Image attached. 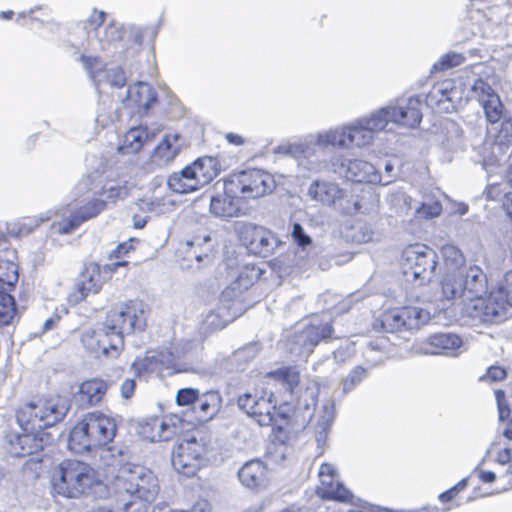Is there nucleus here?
<instances>
[{
	"mask_svg": "<svg viewBox=\"0 0 512 512\" xmlns=\"http://www.w3.org/2000/svg\"><path fill=\"white\" fill-rule=\"evenodd\" d=\"M70 409L69 400L62 396H51L31 400L16 409V421L22 434L12 435L9 451L15 457H25L43 450L53 438L45 429L61 422Z\"/></svg>",
	"mask_w": 512,
	"mask_h": 512,
	"instance_id": "f257e3e1",
	"label": "nucleus"
},
{
	"mask_svg": "<svg viewBox=\"0 0 512 512\" xmlns=\"http://www.w3.org/2000/svg\"><path fill=\"white\" fill-rule=\"evenodd\" d=\"M421 103V96L414 95L408 98L405 105L388 104L348 123L351 146L370 145L377 133L388 130L389 124L407 128L419 126L422 121Z\"/></svg>",
	"mask_w": 512,
	"mask_h": 512,
	"instance_id": "f03ea898",
	"label": "nucleus"
},
{
	"mask_svg": "<svg viewBox=\"0 0 512 512\" xmlns=\"http://www.w3.org/2000/svg\"><path fill=\"white\" fill-rule=\"evenodd\" d=\"M351 141L347 124L311 134L302 141L282 144L275 148V154L293 158L303 175L327 170L331 164L326 158L329 148L347 149Z\"/></svg>",
	"mask_w": 512,
	"mask_h": 512,
	"instance_id": "7ed1b4c3",
	"label": "nucleus"
},
{
	"mask_svg": "<svg viewBox=\"0 0 512 512\" xmlns=\"http://www.w3.org/2000/svg\"><path fill=\"white\" fill-rule=\"evenodd\" d=\"M117 432L115 418L101 412H89L71 429L68 448L78 454L90 452L94 448L107 446L106 452L117 461L122 460V446L109 445Z\"/></svg>",
	"mask_w": 512,
	"mask_h": 512,
	"instance_id": "20e7f679",
	"label": "nucleus"
},
{
	"mask_svg": "<svg viewBox=\"0 0 512 512\" xmlns=\"http://www.w3.org/2000/svg\"><path fill=\"white\" fill-rule=\"evenodd\" d=\"M146 327L145 304L130 300L112 308L100 327L101 356L115 357L124 344V335L143 331Z\"/></svg>",
	"mask_w": 512,
	"mask_h": 512,
	"instance_id": "39448f33",
	"label": "nucleus"
},
{
	"mask_svg": "<svg viewBox=\"0 0 512 512\" xmlns=\"http://www.w3.org/2000/svg\"><path fill=\"white\" fill-rule=\"evenodd\" d=\"M117 499H122L124 512H145L159 491L158 480L153 472L141 465L122 466L114 481Z\"/></svg>",
	"mask_w": 512,
	"mask_h": 512,
	"instance_id": "423d86ee",
	"label": "nucleus"
},
{
	"mask_svg": "<svg viewBox=\"0 0 512 512\" xmlns=\"http://www.w3.org/2000/svg\"><path fill=\"white\" fill-rule=\"evenodd\" d=\"M441 288L447 300L465 298L469 302L486 295L489 288L488 276L479 265L464 264L443 278Z\"/></svg>",
	"mask_w": 512,
	"mask_h": 512,
	"instance_id": "0eeeda50",
	"label": "nucleus"
},
{
	"mask_svg": "<svg viewBox=\"0 0 512 512\" xmlns=\"http://www.w3.org/2000/svg\"><path fill=\"white\" fill-rule=\"evenodd\" d=\"M95 482L92 467L78 460H64L53 476L52 492L65 498H78L86 494Z\"/></svg>",
	"mask_w": 512,
	"mask_h": 512,
	"instance_id": "6e6552de",
	"label": "nucleus"
},
{
	"mask_svg": "<svg viewBox=\"0 0 512 512\" xmlns=\"http://www.w3.org/2000/svg\"><path fill=\"white\" fill-rule=\"evenodd\" d=\"M437 265L436 251L425 244L410 245L403 250V274L407 280H412L415 286L430 283L436 275Z\"/></svg>",
	"mask_w": 512,
	"mask_h": 512,
	"instance_id": "1a4fd4ad",
	"label": "nucleus"
},
{
	"mask_svg": "<svg viewBox=\"0 0 512 512\" xmlns=\"http://www.w3.org/2000/svg\"><path fill=\"white\" fill-rule=\"evenodd\" d=\"M463 313L484 324H501L512 316V306L494 288L487 297L479 296L465 303Z\"/></svg>",
	"mask_w": 512,
	"mask_h": 512,
	"instance_id": "9d476101",
	"label": "nucleus"
},
{
	"mask_svg": "<svg viewBox=\"0 0 512 512\" xmlns=\"http://www.w3.org/2000/svg\"><path fill=\"white\" fill-rule=\"evenodd\" d=\"M308 195L313 201L334 207L335 210L345 215L361 212L358 197L348 193L335 182L315 180L308 188Z\"/></svg>",
	"mask_w": 512,
	"mask_h": 512,
	"instance_id": "9b49d317",
	"label": "nucleus"
},
{
	"mask_svg": "<svg viewBox=\"0 0 512 512\" xmlns=\"http://www.w3.org/2000/svg\"><path fill=\"white\" fill-rule=\"evenodd\" d=\"M430 319V313L416 306H404L386 311L373 323L376 332L395 333L418 329Z\"/></svg>",
	"mask_w": 512,
	"mask_h": 512,
	"instance_id": "f8f14e48",
	"label": "nucleus"
},
{
	"mask_svg": "<svg viewBox=\"0 0 512 512\" xmlns=\"http://www.w3.org/2000/svg\"><path fill=\"white\" fill-rule=\"evenodd\" d=\"M238 408L259 426H271L275 420L276 397L272 391L254 389L238 395Z\"/></svg>",
	"mask_w": 512,
	"mask_h": 512,
	"instance_id": "ddd939ff",
	"label": "nucleus"
},
{
	"mask_svg": "<svg viewBox=\"0 0 512 512\" xmlns=\"http://www.w3.org/2000/svg\"><path fill=\"white\" fill-rule=\"evenodd\" d=\"M242 198L256 199L270 194L275 188L273 175L262 169H247L229 176Z\"/></svg>",
	"mask_w": 512,
	"mask_h": 512,
	"instance_id": "4468645a",
	"label": "nucleus"
},
{
	"mask_svg": "<svg viewBox=\"0 0 512 512\" xmlns=\"http://www.w3.org/2000/svg\"><path fill=\"white\" fill-rule=\"evenodd\" d=\"M206 453L205 444L195 437L182 440L172 451L171 463L175 471L192 477L200 469Z\"/></svg>",
	"mask_w": 512,
	"mask_h": 512,
	"instance_id": "2eb2a0df",
	"label": "nucleus"
},
{
	"mask_svg": "<svg viewBox=\"0 0 512 512\" xmlns=\"http://www.w3.org/2000/svg\"><path fill=\"white\" fill-rule=\"evenodd\" d=\"M331 169L349 181L376 184L382 182V175L375 166L361 159H348L342 155H333L330 159Z\"/></svg>",
	"mask_w": 512,
	"mask_h": 512,
	"instance_id": "dca6fc26",
	"label": "nucleus"
},
{
	"mask_svg": "<svg viewBox=\"0 0 512 512\" xmlns=\"http://www.w3.org/2000/svg\"><path fill=\"white\" fill-rule=\"evenodd\" d=\"M79 60L96 87L102 84H109L116 89L126 86L127 78L121 66H109L100 57L85 54H82Z\"/></svg>",
	"mask_w": 512,
	"mask_h": 512,
	"instance_id": "f3484780",
	"label": "nucleus"
},
{
	"mask_svg": "<svg viewBox=\"0 0 512 512\" xmlns=\"http://www.w3.org/2000/svg\"><path fill=\"white\" fill-rule=\"evenodd\" d=\"M240 240L251 254L263 258L272 255L280 243L275 233L251 223L242 226Z\"/></svg>",
	"mask_w": 512,
	"mask_h": 512,
	"instance_id": "a211bd4d",
	"label": "nucleus"
},
{
	"mask_svg": "<svg viewBox=\"0 0 512 512\" xmlns=\"http://www.w3.org/2000/svg\"><path fill=\"white\" fill-rule=\"evenodd\" d=\"M461 100V91L451 79L433 85L424 98L427 107L440 113L456 111Z\"/></svg>",
	"mask_w": 512,
	"mask_h": 512,
	"instance_id": "6ab92c4d",
	"label": "nucleus"
},
{
	"mask_svg": "<svg viewBox=\"0 0 512 512\" xmlns=\"http://www.w3.org/2000/svg\"><path fill=\"white\" fill-rule=\"evenodd\" d=\"M124 27L116 21L110 22L101 29H96L93 36L89 33L90 45L94 49L111 52L112 57L124 58Z\"/></svg>",
	"mask_w": 512,
	"mask_h": 512,
	"instance_id": "aec40b11",
	"label": "nucleus"
},
{
	"mask_svg": "<svg viewBox=\"0 0 512 512\" xmlns=\"http://www.w3.org/2000/svg\"><path fill=\"white\" fill-rule=\"evenodd\" d=\"M471 92L477 97L482 106L487 120L495 124L500 121L503 105L499 95L482 78H478L471 86Z\"/></svg>",
	"mask_w": 512,
	"mask_h": 512,
	"instance_id": "412c9836",
	"label": "nucleus"
},
{
	"mask_svg": "<svg viewBox=\"0 0 512 512\" xmlns=\"http://www.w3.org/2000/svg\"><path fill=\"white\" fill-rule=\"evenodd\" d=\"M238 195L237 188L227 179L224 182V192L211 197L210 212L220 218L238 217L241 212Z\"/></svg>",
	"mask_w": 512,
	"mask_h": 512,
	"instance_id": "4be33fe9",
	"label": "nucleus"
},
{
	"mask_svg": "<svg viewBox=\"0 0 512 512\" xmlns=\"http://www.w3.org/2000/svg\"><path fill=\"white\" fill-rule=\"evenodd\" d=\"M435 141L448 154L445 156L448 161L452 160V154L462 151L466 147L461 126L457 122L448 119L441 123L435 135Z\"/></svg>",
	"mask_w": 512,
	"mask_h": 512,
	"instance_id": "5701e85b",
	"label": "nucleus"
},
{
	"mask_svg": "<svg viewBox=\"0 0 512 512\" xmlns=\"http://www.w3.org/2000/svg\"><path fill=\"white\" fill-rule=\"evenodd\" d=\"M101 288L100 267L96 263H89L79 275L69 300L77 304L85 300L90 293L97 294Z\"/></svg>",
	"mask_w": 512,
	"mask_h": 512,
	"instance_id": "b1692460",
	"label": "nucleus"
},
{
	"mask_svg": "<svg viewBox=\"0 0 512 512\" xmlns=\"http://www.w3.org/2000/svg\"><path fill=\"white\" fill-rule=\"evenodd\" d=\"M333 332V326L328 322L310 324L295 335L294 343L300 346L301 353L309 355L320 342L331 339Z\"/></svg>",
	"mask_w": 512,
	"mask_h": 512,
	"instance_id": "393cba45",
	"label": "nucleus"
},
{
	"mask_svg": "<svg viewBox=\"0 0 512 512\" xmlns=\"http://www.w3.org/2000/svg\"><path fill=\"white\" fill-rule=\"evenodd\" d=\"M162 368L173 369L175 372L182 371L176 368L174 356L169 351L148 352L145 357H138L131 364V369L137 376L157 372Z\"/></svg>",
	"mask_w": 512,
	"mask_h": 512,
	"instance_id": "a878e982",
	"label": "nucleus"
},
{
	"mask_svg": "<svg viewBox=\"0 0 512 512\" xmlns=\"http://www.w3.org/2000/svg\"><path fill=\"white\" fill-rule=\"evenodd\" d=\"M237 475L240 483L253 491L263 490L268 483V467L260 459L246 461Z\"/></svg>",
	"mask_w": 512,
	"mask_h": 512,
	"instance_id": "bb28decb",
	"label": "nucleus"
},
{
	"mask_svg": "<svg viewBox=\"0 0 512 512\" xmlns=\"http://www.w3.org/2000/svg\"><path fill=\"white\" fill-rule=\"evenodd\" d=\"M222 396L217 390L200 393L193 412L200 422H208L215 418L222 408Z\"/></svg>",
	"mask_w": 512,
	"mask_h": 512,
	"instance_id": "cd10ccee",
	"label": "nucleus"
},
{
	"mask_svg": "<svg viewBox=\"0 0 512 512\" xmlns=\"http://www.w3.org/2000/svg\"><path fill=\"white\" fill-rule=\"evenodd\" d=\"M107 389L106 381L99 378L89 379L81 383L75 399L81 406H93L102 400Z\"/></svg>",
	"mask_w": 512,
	"mask_h": 512,
	"instance_id": "c85d7f7f",
	"label": "nucleus"
},
{
	"mask_svg": "<svg viewBox=\"0 0 512 512\" xmlns=\"http://www.w3.org/2000/svg\"><path fill=\"white\" fill-rule=\"evenodd\" d=\"M153 137L154 133L150 132L145 126L139 125L132 127L125 133L118 150L122 154L138 153L147 142H150L153 139Z\"/></svg>",
	"mask_w": 512,
	"mask_h": 512,
	"instance_id": "c756f323",
	"label": "nucleus"
},
{
	"mask_svg": "<svg viewBox=\"0 0 512 512\" xmlns=\"http://www.w3.org/2000/svg\"><path fill=\"white\" fill-rule=\"evenodd\" d=\"M188 167L195 172V178L200 188L211 183L220 172V163L217 158L211 156L199 157Z\"/></svg>",
	"mask_w": 512,
	"mask_h": 512,
	"instance_id": "7c9ffc66",
	"label": "nucleus"
},
{
	"mask_svg": "<svg viewBox=\"0 0 512 512\" xmlns=\"http://www.w3.org/2000/svg\"><path fill=\"white\" fill-rule=\"evenodd\" d=\"M167 185L177 194H188L201 189L195 178V172L188 165L179 172H173L167 179Z\"/></svg>",
	"mask_w": 512,
	"mask_h": 512,
	"instance_id": "2f4dec72",
	"label": "nucleus"
},
{
	"mask_svg": "<svg viewBox=\"0 0 512 512\" xmlns=\"http://www.w3.org/2000/svg\"><path fill=\"white\" fill-rule=\"evenodd\" d=\"M428 343L435 349L432 354L456 356L463 345V340L458 334L445 332L429 336Z\"/></svg>",
	"mask_w": 512,
	"mask_h": 512,
	"instance_id": "473e14b6",
	"label": "nucleus"
},
{
	"mask_svg": "<svg viewBox=\"0 0 512 512\" xmlns=\"http://www.w3.org/2000/svg\"><path fill=\"white\" fill-rule=\"evenodd\" d=\"M126 100L136 106L143 107L147 111L156 103L157 94L149 84L137 82L135 85L127 88L122 102Z\"/></svg>",
	"mask_w": 512,
	"mask_h": 512,
	"instance_id": "72a5a7b5",
	"label": "nucleus"
},
{
	"mask_svg": "<svg viewBox=\"0 0 512 512\" xmlns=\"http://www.w3.org/2000/svg\"><path fill=\"white\" fill-rule=\"evenodd\" d=\"M335 419V404L333 400H326L323 402L319 414L317 417V422L315 425V438L319 447L325 445L328 434L331 430V427L334 423Z\"/></svg>",
	"mask_w": 512,
	"mask_h": 512,
	"instance_id": "f704fd0d",
	"label": "nucleus"
},
{
	"mask_svg": "<svg viewBox=\"0 0 512 512\" xmlns=\"http://www.w3.org/2000/svg\"><path fill=\"white\" fill-rule=\"evenodd\" d=\"M178 139V134L165 135L151 154L152 162L158 166H163L173 161L179 153Z\"/></svg>",
	"mask_w": 512,
	"mask_h": 512,
	"instance_id": "c9c22d12",
	"label": "nucleus"
},
{
	"mask_svg": "<svg viewBox=\"0 0 512 512\" xmlns=\"http://www.w3.org/2000/svg\"><path fill=\"white\" fill-rule=\"evenodd\" d=\"M81 224L82 221H80L75 211L70 209L63 212L59 220L53 221L51 229L54 233L66 235L75 231Z\"/></svg>",
	"mask_w": 512,
	"mask_h": 512,
	"instance_id": "e433bc0d",
	"label": "nucleus"
},
{
	"mask_svg": "<svg viewBox=\"0 0 512 512\" xmlns=\"http://www.w3.org/2000/svg\"><path fill=\"white\" fill-rule=\"evenodd\" d=\"M106 208V201L100 198H90L81 205L73 208L82 223L96 217Z\"/></svg>",
	"mask_w": 512,
	"mask_h": 512,
	"instance_id": "4c0bfd02",
	"label": "nucleus"
},
{
	"mask_svg": "<svg viewBox=\"0 0 512 512\" xmlns=\"http://www.w3.org/2000/svg\"><path fill=\"white\" fill-rule=\"evenodd\" d=\"M270 376L275 378L290 393H293L300 382V374L294 367L279 368L270 372Z\"/></svg>",
	"mask_w": 512,
	"mask_h": 512,
	"instance_id": "58836bf2",
	"label": "nucleus"
},
{
	"mask_svg": "<svg viewBox=\"0 0 512 512\" xmlns=\"http://www.w3.org/2000/svg\"><path fill=\"white\" fill-rule=\"evenodd\" d=\"M262 275V270L254 264H244L239 268V272L235 281L238 289H248Z\"/></svg>",
	"mask_w": 512,
	"mask_h": 512,
	"instance_id": "ea45409f",
	"label": "nucleus"
},
{
	"mask_svg": "<svg viewBox=\"0 0 512 512\" xmlns=\"http://www.w3.org/2000/svg\"><path fill=\"white\" fill-rule=\"evenodd\" d=\"M17 315V304L14 297L0 291V327L10 325Z\"/></svg>",
	"mask_w": 512,
	"mask_h": 512,
	"instance_id": "a19ab883",
	"label": "nucleus"
},
{
	"mask_svg": "<svg viewBox=\"0 0 512 512\" xmlns=\"http://www.w3.org/2000/svg\"><path fill=\"white\" fill-rule=\"evenodd\" d=\"M322 484L326 486L322 494L325 499L345 502L352 498L351 491L339 481L330 480L327 482L326 480H322Z\"/></svg>",
	"mask_w": 512,
	"mask_h": 512,
	"instance_id": "79ce46f5",
	"label": "nucleus"
},
{
	"mask_svg": "<svg viewBox=\"0 0 512 512\" xmlns=\"http://www.w3.org/2000/svg\"><path fill=\"white\" fill-rule=\"evenodd\" d=\"M369 375L367 368L355 366L342 380V394L347 395L354 391Z\"/></svg>",
	"mask_w": 512,
	"mask_h": 512,
	"instance_id": "37998d69",
	"label": "nucleus"
},
{
	"mask_svg": "<svg viewBox=\"0 0 512 512\" xmlns=\"http://www.w3.org/2000/svg\"><path fill=\"white\" fill-rule=\"evenodd\" d=\"M375 231L371 224L364 221H355L350 229L347 237L355 243H367L373 240Z\"/></svg>",
	"mask_w": 512,
	"mask_h": 512,
	"instance_id": "c03bdc74",
	"label": "nucleus"
},
{
	"mask_svg": "<svg viewBox=\"0 0 512 512\" xmlns=\"http://www.w3.org/2000/svg\"><path fill=\"white\" fill-rule=\"evenodd\" d=\"M200 390L193 387H183L177 390L175 396V402L181 407L194 408L197 399L200 395Z\"/></svg>",
	"mask_w": 512,
	"mask_h": 512,
	"instance_id": "a18cd8bd",
	"label": "nucleus"
},
{
	"mask_svg": "<svg viewBox=\"0 0 512 512\" xmlns=\"http://www.w3.org/2000/svg\"><path fill=\"white\" fill-rule=\"evenodd\" d=\"M465 59V56L461 53L448 52L433 64V69L436 71L451 69L463 64Z\"/></svg>",
	"mask_w": 512,
	"mask_h": 512,
	"instance_id": "49530a36",
	"label": "nucleus"
},
{
	"mask_svg": "<svg viewBox=\"0 0 512 512\" xmlns=\"http://www.w3.org/2000/svg\"><path fill=\"white\" fill-rule=\"evenodd\" d=\"M17 280V265L14 262L0 259V283L13 286Z\"/></svg>",
	"mask_w": 512,
	"mask_h": 512,
	"instance_id": "de8ad7c7",
	"label": "nucleus"
},
{
	"mask_svg": "<svg viewBox=\"0 0 512 512\" xmlns=\"http://www.w3.org/2000/svg\"><path fill=\"white\" fill-rule=\"evenodd\" d=\"M100 333V327L93 330L90 333H85L82 338L81 342L85 349L89 351L91 354H94L95 357L99 358L101 356V336Z\"/></svg>",
	"mask_w": 512,
	"mask_h": 512,
	"instance_id": "09e8293b",
	"label": "nucleus"
},
{
	"mask_svg": "<svg viewBox=\"0 0 512 512\" xmlns=\"http://www.w3.org/2000/svg\"><path fill=\"white\" fill-rule=\"evenodd\" d=\"M442 212V204L439 200L429 199L421 203L417 213L427 219L439 216Z\"/></svg>",
	"mask_w": 512,
	"mask_h": 512,
	"instance_id": "8fccbe9b",
	"label": "nucleus"
},
{
	"mask_svg": "<svg viewBox=\"0 0 512 512\" xmlns=\"http://www.w3.org/2000/svg\"><path fill=\"white\" fill-rule=\"evenodd\" d=\"M38 10H41L44 12V15H49L51 13V10L50 8L47 6V5H41V6H35L33 8H30L29 10L27 11H21L17 14V18H16V22L21 24V20L26 18V17H29L31 21H39L41 24H44L45 21L43 20H39L38 17L34 16L33 14L38 11ZM46 24H50L52 26H57L56 23H54L53 21L51 20H47L46 21Z\"/></svg>",
	"mask_w": 512,
	"mask_h": 512,
	"instance_id": "3c124183",
	"label": "nucleus"
},
{
	"mask_svg": "<svg viewBox=\"0 0 512 512\" xmlns=\"http://www.w3.org/2000/svg\"><path fill=\"white\" fill-rule=\"evenodd\" d=\"M495 398L497 403L498 419L500 422H504L509 418L511 413L504 390H495Z\"/></svg>",
	"mask_w": 512,
	"mask_h": 512,
	"instance_id": "603ef678",
	"label": "nucleus"
},
{
	"mask_svg": "<svg viewBox=\"0 0 512 512\" xmlns=\"http://www.w3.org/2000/svg\"><path fill=\"white\" fill-rule=\"evenodd\" d=\"M291 236L293 241L301 248H306L312 243L311 237L304 231L299 223H293Z\"/></svg>",
	"mask_w": 512,
	"mask_h": 512,
	"instance_id": "864d4df0",
	"label": "nucleus"
},
{
	"mask_svg": "<svg viewBox=\"0 0 512 512\" xmlns=\"http://www.w3.org/2000/svg\"><path fill=\"white\" fill-rule=\"evenodd\" d=\"M211 240V237L208 235V236H205L203 238V240H201L200 238H194L193 240H188L186 241V246H187V250H186V257L190 258V257H194L198 263H201L203 261L204 258H207L208 257V254L207 253H203V252H196V251H193V248L196 246V245H200L202 242L204 243H207Z\"/></svg>",
	"mask_w": 512,
	"mask_h": 512,
	"instance_id": "5fc2aeb1",
	"label": "nucleus"
},
{
	"mask_svg": "<svg viewBox=\"0 0 512 512\" xmlns=\"http://www.w3.org/2000/svg\"><path fill=\"white\" fill-rule=\"evenodd\" d=\"M468 486V477L462 478L451 488L439 494L438 499L442 503L451 501L460 491Z\"/></svg>",
	"mask_w": 512,
	"mask_h": 512,
	"instance_id": "6e6d98bb",
	"label": "nucleus"
},
{
	"mask_svg": "<svg viewBox=\"0 0 512 512\" xmlns=\"http://www.w3.org/2000/svg\"><path fill=\"white\" fill-rule=\"evenodd\" d=\"M507 377V372L503 367L490 366L486 373L480 377L481 381L498 382Z\"/></svg>",
	"mask_w": 512,
	"mask_h": 512,
	"instance_id": "4d7b16f0",
	"label": "nucleus"
},
{
	"mask_svg": "<svg viewBox=\"0 0 512 512\" xmlns=\"http://www.w3.org/2000/svg\"><path fill=\"white\" fill-rule=\"evenodd\" d=\"M291 410L288 404H276L275 420L273 424H283L287 427L290 426Z\"/></svg>",
	"mask_w": 512,
	"mask_h": 512,
	"instance_id": "13d9d810",
	"label": "nucleus"
},
{
	"mask_svg": "<svg viewBox=\"0 0 512 512\" xmlns=\"http://www.w3.org/2000/svg\"><path fill=\"white\" fill-rule=\"evenodd\" d=\"M259 344L258 343H250L247 346L239 349L235 353V357L237 360H251L253 359L259 352Z\"/></svg>",
	"mask_w": 512,
	"mask_h": 512,
	"instance_id": "bf43d9fd",
	"label": "nucleus"
},
{
	"mask_svg": "<svg viewBox=\"0 0 512 512\" xmlns=\"http://www.w3.org/2000/svg\"><path fill=\"white\" fill-rule=\"evenodd\" d=\"M272 438L273 442L280 445H286L289 440V432L286 429V425L283 424H272Z\"/></svg>",
	"mask_w": 512,
	"mask_h": 512,
	"instance_id": "052dcab7",
	"label": "nucleus"
},
{
	"mask_svg": "<svg viewBox=\"0 0 512 512\" xmlns=\"http://www.w3.org/2000/svg\"><path fill=\"white\" fill-rule=\"evenodd\" d=\"M157 423H158L159 430H160V433L157 436V441L168 440V439H170V437L173 434L177 433V428L174 424L171 427L166 421H160V422L157 421ZM155 440H156V437L153 436L152 441H155Z\"/></svg>",
	"mask_w": 512,
	"mask_h": 512,
	"instance_id": "680f3d73",
	"label": "nucleus"
},
{
	"mask_svg": "<svg viewBox=\"0 0 512 512\" xmlns=\"http://www.w3.org/2000/svg\"><path fill=\"white\" fill-rule=\"evenodd\" d=\"M106 18V13L102 10L98 11L93 9L91 16L85 21L86 25H89L93 28L94 32L96 29H101L102 24L104 23Z\"/></svg>",
	"mask_w": 512,
	"mask_h": 512,
	"instance_id": "e2e57ef3",
	"label": "nucleus"
},
{
	"mask_svg": "<svg viewBox=\"0 0 512 512\" xmlns=\"http://www.w3.org/2000/svg\"><path fill=\"white\" fill-rule=\"evenodd\" d=\"M316 406V401L313 396H310L309 401L304 400V413L302 415V426L305 427L310 422Z\"/></svg>",
	"mask_w": 512,
	"mask_h": 512,
	"instance_id": "0e129e2a",
	"label": "nucleus"
},
{
	"mask_svg": "<svg viewBox=\"0 0 512 512\" xmlns=\"http://www.w3.org/2000/svg\"><path fill=\"white\" fill-rule=\"evenodd\" d=\"M136 389V381L132 378L125 379L120 386V393L124 399H130Z\"/></svg>",
	"mask_w": 512,
	"mask_h": 512,
	"instance_id": "69168bd1",
	"label": "nucleus"
},
{
	"mask_svg": "<svg viewBox=\"0 0 512 512\" xmlns=\"http://www.w3.org/2000/svg\"><path fill=\"white\" fill-rule=\"evenodd\" d=\"M107 198L110 200L124 199L127 196L126 187L111 185L105 190Z\"/></svg>",
	"mask_w": 512,
	"mask_h": 512,
	"instance_id": "338daca9",
	"label": "nucleus"
},
{
	"mask_svg": "<svg viewBox=\"0 0 512 512\" xmlns=\"http://www.w3.org/2000/svg\"><path fill=\"white\" fill-rule=\"evenodd\" d=\"M497 463L500 465H507L512 461V448L506 447L499 451L496 457Z\"/></svg>",
	"mask_w": 512,
	"mask_h": 512,
	"instance_id": "774afa93",
	"label": "nucleus"
}]
</instances>
